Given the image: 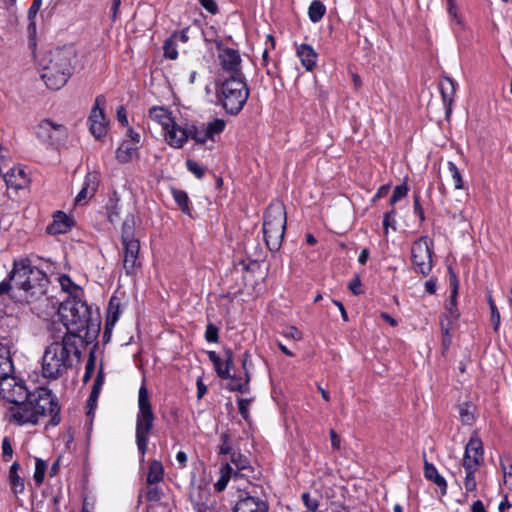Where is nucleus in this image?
I'll list each match as a JSON object with an SVG mask.
<instances>
[{
  "label": "nucleus",
  "instance_id": "nucleus-63",
  "mask_svg": "<svg viewBox=\"0 0 512 512\" xmlns=\"http://www.w3.org/2000/svg\"><path fill=\"white\" fill-rule=\"evenodd\" d=\"M501 467L504 477H512V459L508 457L501 459Z\"/></svg>",
  "mask_w": 512,
  "mask_h": 512
},
{
  "label": "nucleus",
  "instance_id": "nucleus-42",
  "mask_svg": "<svg viewBox=\"0 0 512 512\" xmlns=\"http://www.w3.org/2000/svg\"><path fill=\"white\" fill-rule=\"evenodd\" d=\"M448 170L451 173L453 182H454V188L455 189H462L463 188V179L461 176V173L455 163L449 161L448 162Z\"/></svg>",
  "mask_w": 512,
  "mask_h": 512
},
{
  "label": "nucleus",
  "instance_id": "nucleus-62",
  "mask_svg": "<svg viewBox=\"0 0 512 512\" xmlns=\"http://www.w3.org/2000/svg\"><path fill=\"white\" fill-rule=\"evenodd\" d=\"M170 38L178 43H186L189 40L187 30L177 31L170 35Z\"/></svg>",
  "mask_w": 512,
  "mask_h": 512
},
{
  "label": "nucleus",
  "instance_id": "nucleus-9",
  "mask_svg": "<svg viewBox=\"0 0 512 512\" xmlns=\"http://www.w3.org/2000/svg\"><path fill=\"white\" fill-rule=\"evenodd\" d=\"M36 137L47 148H57L68 137L67 128L50 119H43L36 126Z\"/></svg>",
  "mask_w": 512,
  "mask_h": 512
},
{
  "label": "nucleus",
  "instance_id": "nucleus-16",
  "mask_svg": "<svg viewBox=\"0 0 512 512\" xmlns=\"http://www.w3.org/2000/svg\"><path fill=\"white\" fill-rule=\"evenodd\" d=\"M139 250V242L123 245V268L127 275H135L141 266L138 260Z\"/></svg>",
  "mask_w": 512,
  "mask_h": 512
},
{
  "label": "nucleus",
  "instance_id": "nucleus-39",
  "mask_svg": "<svg viewBox=\"0 0 512 512\" xmlns=\"http://www.w3.org/2000/svg\"><path fill=\"white\" fill-rule=\"evenodd\" d=\"M103 383H104V373L101 369L98 371L97 376L94 380V384L92 386V390H91V393L89 396V401H96L98 399L101 388L103 386Z\"/></svg>",
  "mask_w": 512,
  "mask_h": 512
},
{
  "label": "nucleus",
  "instance_id": "nucleus-1",
  "mask_svg": "<svg viewBox=\"0 0 512 512\" xmlns=\"http://www.w3.org/2000/svg\"><path fill=\"white\" fill-rule=\"evenodd\" d=\"M0 395L11 404L6 417L9 422L22 426L35 425L41 417L50 416V424L60 423V407L57 398L46 387L30 391L24 381L7 377L0 381Z\"/></svg>",
  "mask_w": 512,
  "mask_h": 512
},
{
  "label": "nucleus",
  "instance_id": "nucleus-23",
  "mask_svg": "<svg viewBox=\"0 0 512 512\" xmlns=\"http://www.w3.org/2000/svg\"><path fill=\"white\" fill-rule=\"evenodd\" d=\"M297 56L307 71H312L317 65L318 54L308 44H301L297 47Z\"/></svg>",
  "mask_w": 512,
  "mask_h": 512
},
{
  "label": "nucleus",
  "instance_id": "nucleus-41",
  "mask_svg": "<svg viewBox=\"0 0 512 512\" xmlns=\"http://www.w3.org/2000/svg\"><path fill=\"white\" fill-rule=\"evenodd\" d=\"M231 380L230 384H229V389L231 391H238V392H241V393H244L247 391L248 389V384L249 382H247V377H245V381L243 382L241 378H238L236 376H232L230 374V378Z\"/></svg>",
  "mask_w": 512,
  "mask_h": 512
},
{
  "label": "nucleus",
  "instance_id": "nucleus-46",
  "mask_svg": "<svg viewBox=\"0 0 512 512\" xmlns=\"http://www.w3.org/2000/svg\"><path fill=\"white\" fill-rule=\"evenodd\" d=\"M111 204L106 207L107 218L111 223H115L119 220L120 209L118 207V200H110Z\"/></svg>",
  "mask_w": 512,
  "mask_h": 512
},
{
  "label": "nucleus",
  "instance_id": "nucleus-58",
  "mask_svg": "<svg viewBox=\"0 0 512 512\" xmlns=\"http://www.w3.org/2000/svg\"><path fill=\"white\" fill-rule=\"evenodd\" d=\"M251 400L250 399H244L240 398L238 399V409L241 416L247 420L248 419V408L250 405Z\"/></svg>",
  "mask_w": 512,
  "mask_h": 512
},
{
  "label": "nucleus",
  "instance_id": "nucleus-30",
  "mask_svg": "<svg viewBox=\"0 0 512 512\" xmlns=\"http://www.w3.org/2000/svg\"><path fill=\"white\" fill-rule=\"evenodd\" d=\"M164 475V469L163 465L159 461H153L151 462L148 474H147V484L148 485H154L158 482L162 481Z\"/></svg>",
  "mask_w": 512,
  "mask_h": 512
},
{
  "label": "nucleus",
  "instance_id": "nucleus-61",
  "mask_svg": "<svg viewBox=\"0 0 512 512\" xmlns=\"http://www.w3.org/2000/svg\"><path fill=\"white\" fill-rule=\"evenodd\" d=\"M349 290L354 294V295H360L362 293V290H361V279L359 277V275H355L353 280L349 283Z\"/></svg>",
  "mask_w": 512,
  "mask_h": 512
},
{
  "label": "nucleus",
  "instance_id": "nucleus-15",
  "mask_svg": "<svg viewBox=\"0 0 512 512\" xmlns=\"http://www.w3.org/2000/svg\"><path fill=\"white\" fill-rule=\"evenodd\" d=\"M450 285L452 288L449 302L445 306V313L441 316L440 321L455 325L460 314L457 309L458 280L455 274H451Z\"/></svg>",
  "mask_w": 512,
  "mask_h": 512
},
{
  "label": "nucleus",
  "instance_id": "nucleus-21",
  "mask_svg": "<svg viewBox=\"0 0 512 512\" xmlns=\"http://www.w3.org/2000/svg\"><path fill=\"white\" fill-rule=\"evenodd\" d=\"M98 185V175L96 173H88L84 178L81 190L75 198V202L77 204H81L82 202H85L87 199L93 197L95 192L97 191Z\"/></svg>",
  "mask_w": 512,
  "mask_h": 512
},
{
  "label": "nucleus",
  "instance_id": "nucleus-7",
  "mask_svg": "<svg viewBox=\"0 0 512 512\" xmlns=\"http://www.w3.org/2000/svg\"><path fill=\"white\" fill-rule=\"evenodd\" d=\"M155 415L149 399L146 385L143 383L138 391V413L136 416V443L143 455L146 452L149 435L153 429Z\"/></svg>",
  "mask_w": 512,
  "mask_h": 512
},
{
  "label": "nucleus",
  "instance_id": "nucleus-29",
  "mask_svg": "<svg viewBox=\"0 0 512 512\" xmlns=\"http://www.w3.org/2000/svg\"><path fill=\"white\" fill-rule=\"evenodd\" d=\"M187 139H193L197 144H204L210 139L205 124L202 126L191 125L186 128Z\"/></svg>",
  "mask_w": 512,
  "mask_h": 512
},
{
  "label": "nucleus",
  "instance_id": "nucleus-25",
  "mask_svg": "<svg viewBox=\"0 0 512 512\" xmlns=\"http://www.w3.org/2000/svg\"><path fill=\"white\" fill-rule=\"evenodd\" d=\"M121 239L123 245L139 242V240L135 238V217L133 214H128L123 221Z\"/></svg>",
  "mask_w": 512,
  "mask_h": 512
},
{
  "label": "nucleus",
  "instance_id": "nucleus-59",
  "mask_svg": "<svg viewBox=\"0 0 512 512\" xmlns=\"http://www.w3.org/2000/svg\"><path fill=\"white\" fill-rule=\"evenodd\" d=\"M413 209L414 213L419 217L420 221L423 222L425 220V214L420 204V196L418 194L414 195Z\"/></svg>",
  "mask_w": 512,
  "mask_h": 512
},
{
  "label": "nucleus",
  "instance_id": "nucleus-11",
  "mask_svg": "<svg viewBox=\"0 0 512 512\" xmlns=\"http://www.w3.org/2000/svg\"><path fill=\"white\" fill-rule=\"evenodd\" d=\"M32 266L30 265V261L28 259H20L15 260L13 263V268L8 274L7 278L0 282V296L8 293L11 288V282H14V285L25 292V288L27 287V275L30 274V270H32Z\"/></svg>",
  "mask_w": 512,
  "mask_h": 512
},
{
  "label": "nucleus",
  "instance_id": "nucleus-35",
  "mask_svg": "<svg viewBox=\"0 0 512 512\" xmlns=\"http://www.w3.org/2000/svg\"><path fill=\"white\" fill-rule=\"evenodd\" d=\"M205 126L209 134L210 140H213L215 135H219L224 131L226 123L223 119L216 118L205 124Z\"/></svg>",
  "mask_w": 512,
  "mask_h": 512
},
{
  "label": "nucleus",
  "instance_id": "nucleus-44",
  "mask_svg": "<svg viewBox=\"0 0 512 512\" xmlns=\"http://www.w3.org/2000/svg\"><path fill=\"white\" fill-rule=\"evenodd\" d=\"M186 167L188 171L195 175L198 179L203 178L205 175L206 168L194 160L188 159L186 161Z\"/></svg>",
  "mask_w": 512,
  "mask_h": 512
},
{
  "label": "nucleus",
  "instance_id": "nucleus-34",
  "mask_svg": "<svg viewBox=\"0 0 512 512\" xmlns=\"http://www.w3.org/2000/svg\"><path fill=\"white\" fill-rule=\"evenodd\" d=\"M58 281L62 290L69 294L68 297H78V294L81 292V290L77 285L73 283L68 275H61L58 278Z\"/></svg>",
  "mask_w": 512,
  "mask_h": 512
},
{
  "label": "nucleus",
  "instance_id": "nucleus-6",
  "mask_svg": "<svg viewBox=\"0 0 512 512\" xmlns=\"http://www.w3.org/2000/svg\"><path fill=\"white\" fill-rule=\"evenodd\" d=\"M286 230V211L280 202L268 206L263 223L266 245L271 252H277L282 245Z\"/></svg>",
  "mask_w": 512,
  "mask_h": 512
},
{
  "label": "nucleus",
  "instance_id": "nucleus-13",
  "mask_svg": "<svg viewBox=\"0 0 512 512\" xmlns=\"http://www.w3.org/2000/svg\"><path fill=\"white\" fill-rule=\"evenodd\" d=\"M104 104V96H97L88 118L90 132L96 139L104 137L108 130V121L106 120L103 108H101Z\"/></svg>",
  "mask_w": 512,
  "mask_h": 512
},
{
  "label": "nucleus",
  "instance_id": "nucleus-52",
  "mask_svg": "<svg viewBox=\"0 0 512 512\" xmlns=\"http://www.w3.org/2000/svg\"><path fill=\"white\" fill-rule=\"evenodd\" d=\"M407 192L408 188L405 184L396 186L390 198V205H394L396 202L404 198L407 195Z\"/></svg>",
  "mask_w": 512,
  "mask_h": 512
},
{
  "label": "nucleus",
  "instance_id": "nucleus-22",
  "mask_svg": "<svg viewBox=\"0 0 512 512\" xmlns=\"http://www.w3.org/2000/svg\"><path fill=\"white\" fill-rule=\"evenodd\" d=\"M4 180L8 188L15 190L27 187L30 181L25 170L20 167L10 169L4 175Z\"/></svg>",
  "mask_w": 512,
  "mask_h": 512
},
{
  "label": "nucleus",
  "instance_id": "nucleus-51",
  "mask_svg": "<svg viewBox=\"0 0 512 512\" xmlns=\"http://www.w3.org/2000/svg\"><path fill=\"white\" fill-rule=\"evenodd\" d=\"M231 471H232V467L229 464H226L222 468V475H221L220 479L218 480V482L215 484V487L218 491H222L223 489H225V487L228 483V479H229L228 474Z\"/></svg>",
  "mask_w": 512,
  "mask_h": 512
},
{
  "label": "nucleus",
  "instance_id": "nucleus-10",
  "mask_svg": "<svg viewBox=\"0 0 512 512\" xmlns=\"http://www.w3.org/2000/svg\"><path fill=\"white\" fill-rule=\"evenodd\" d=\"M433 242L427 236H422L411 247V261L416 272L421 273L423 276L430 274L433 261Z\"/></svg>",
  "mask_w": 512,
  "mask_h": 512
},
{
  "label": "nucleus",
  "instance_id": "nucleus-4",
  "mask_svg": "<svg viewBox=\"0 0 512 512\" xmlns=\"http://www.w3.org/2000/svg\"><path fill=\"white\" fill-rule=\"evenodd\" d=\"M76 58L73 46L58 47L49 52L41 61V79L47 88L59 90L68 82L73 73L72 62Z\"/></svg>",
  "mask_w": 512,
  "mask_h": 512
},
{
  "label": "nucleus",
  "instance_id": "nucleus-49",
  "mask_svg": "<svg viewBox=\"0 0 512 512\" xmlns=\"http://www.w3.org/2000/svg\"><path fill=\"white\" fill-rule=\"evenodd\" d=\"M459 416L463 424L470 425L474 420L472 412L469 410V405L464 403L459 406Z\"/></svg>",
  "mask_w": 512,
  "mask_h": 512
},
{
  "label": "nucleus",
  "instance_id": "nucleus-18",
  "mask_svg": "<svg viewBox=\"0 0 512 512\" xmlns=\"http://www.w3.org/2000/svg\"><path fill=\"white\" fill-rule=\"evenodd\" d=\"M439 89L441 92L446 117H449L452 112V105L456 94V83L452 78L444 76L439 83Z\"/></svg>",
  "mask_w": 512,
  "mask_h": 512
},
{
  "label": "nucleus",
  "instance_id": "nucleus-14",
  "mask_svg": "<svg viewBox=\"0 0 512 512\" xmlns=\"http://www.w3.org/2000/svg\"><path fill=\"white\" fill-rule=\"evenodd\" d=\"M27 287L25 288L26 300H37L47 293L49 286L48 276L40 269L33 267L27 276Z\"/></svg>",
  "mask_w": 512,
  "mask_h": 512
},
{
  "label": "nucleus",
  "instance_id": "nucleus-64",
  "mask_svg": "<svg viewBox=\"0 0 512 512\" xmlns=\"http://www.w3.org/2000/svg\"><path fill=\"white\" fill-rule=\"evenodd\" d=\"M94 371V359L90 358L86 363L85 373L83 376V381L86 383L90 380L92 373Z\"/></svg>",
  "mask_w": 512,
  "mask_h": 512
},
{
  "label": "nucleus",
  "instance_id": "nucleus-55",
  "mask_svg": "<svg viewBox=\"0 0 512 512\" xmlns=\"http://www.w3.org/2000/svg\"><path fill=\"white\" fill-rule=\"evenodd\" d=\"M2 454L5 461H9L13 456V448L8 437L2 440Z\"/></svg>",
  "mask_w": 512,
  "mask_h": 512
},
{
  "label": "nucleus",
  "instance_id": "nucleus-8",
  "mask_svg": "<svg viewBox=\"0 0 512 512\" xmlns=\"http://www.w3.org/2000/svg\"><path fill=\"white\" fill-rule=\"evenodd\" d=\"M484 463V450L481 439L473 435L465 446L462 466L465 471L464 487L466 492H474L477 488L475 473Z\"/></svg>",
  "mask_w": 512,
  "mask_h": 512
},
{
  "label": "nucleus",
  "instance_id": "nucleus-37",
  "mask_svg": "<svg viewBox=\"0 0 512 512\" xmlns=\"http://www.w3.org/2000/svg\"><path fill=\"white\" fill-rule=\"evenodd\" d=\"M172 194H173V197H174V200L176 201V203L179 205V207L181 208V210L186 213V214H189L190 213V209H189V198H188V195L185 191H182V190H176L174 189L172 191Z\"/></svg>",
  "mask_w": 512,
  "mask_h": 512
},
{
  "label": "nucleus",
  "instance_id": "nucleus-38",
  "mask_svg": "<svg viewBox=\"0 0 512 512\" xmlns=\"http://www.w3.org/2000/svg\"><path fill=\"white\" fill-rule=\"evenodd\" d=\"M46 469H47V464L44 460L40 459V458H36L35 460V471H34V481L36 483L37 486H40L43 481H44V477H45V473H46Z\"/></svg>",
  "mask_w": 512,
  "mask_h": 512
},
{
  "label": "nucleus",
  "instance_id": "nucleus-36",
  "mask_svg": "<svg viewBox=\"0 0 512 512\" xmlns=\"http://www.w3.org/2000/svg\"><path fill=\"white\" fill-rule=\"evenodd\" d=\"M8 482L12 492L17 495L21 494L25 490L24 479L19 476L18 473L8 474Z\"/></svg>",
  "mask_w": 512,
  "mask_h": 512
},
{
  "label": "nucleus",
  "instance_id": "nucleus-3",
  "mask_svg": "<svg viewBox=\"0 0 512 512\" xmlns=\"http://www.w3.org/2000/svg\"><path fill=\"white\" fill-rule=\"evenodd\" d=\"M80 357V351L73 336H63L60 341H53L44 350L41 373L45 379L57 380L73 366L74 359Z\"/></svg>",
  "mask_w": 512,
  "mask_h": 512
},
{
  "label": "nucleus",
  "instance_id": "nucleus-20",
  "mask_svg": "<svg viewBox=\"0 0 512 512\" xmlns=\"http://www.w3.org/2000/svg\"><path fill=\"white\" fill-rule=\"evenodd\" d=\"M163 131L165 140L171 147L181 148L188 140L186 128L180 127L175 121Z\"/></svg>",
  "mask_w": 512,
  "mask_h": 512
},
{
  "label": "nucleus",
  "instance_id": "nucleus-26",
  "mask_svg": "<svg viewBox=\"0 0 512 512\" xmlns=\"http://www.w3.org/2000/svg\"><path fill=\"white\" fill-rule=\"evenodd\" d=\"M149 117L153 121L160 124L163 130L171 126V124L174 122L171 116V112H169L168 109L164 107L154 106L150 108Z\"/></svg>",
  "mask_w": 512,
  "mask_h": 512
},
{
  "label": "nucleus",
  "instance_id": "nucleus-19",
  "mask_svg": "<svg viewBox=\"0 0 512 512\" xmlns=\"http://www.w3.org/2000/svg\"><path fill=\"white\" fill-rule=\"evenodd\" d=\"M74 222L66 213L57 211L53 216V222L46 227L50 235L64 234L71 230Z\"/></svg>",
  "mask_w": 512,
  "mask_h": 512
},
{
  "label": "nucleus",
  "instance_id": "nucleus-33",
  "mask_svg": "<svg viewBox=\"0 0 512 512\" xmlns=\"http://www.w3.org/2000/svg\"><path fill=\"white\" fill-rule=\"evenodd\" d=\"M207 355L209 360L213 363L217 376L222 379L230 378V374H228L227 369H224L223 361L219 355L215 351H208Z\"/></svg>",
  "mask_w": 512,
  "mask_h": 512
},
{
  "label": "nucleus",
  "instance_id": "nucleus-50",
  "mask_svg": "<svg viewBox=\"0 0 512 512\" xmlns=\"http://www.w3.org/2000/svg\"><path fill=\"white\" fill-rule=\"evenodd\" d=\"M221 444L219 446V454H231L232 453V445L231 438L228 433H223L220 436Z\"/></svg>",
  "mask_w": 512,
  "mask_h": 512
},
{
  "label": "nucleus",
  "instance_id": "nucleus-17",
  "mask_svg": "<svg viewBox=\"0 0 512 512\" xmlns=\"http://www.w3.org/2000/svg\"><path fill=\"white\" fill-rule=\"evenodd\" d=\"M233 512H269V505L259 497L246 495L236 501Z\"/></svg>",
  "mask_w": 512,
  "mask_h": 512
},
{
  "label": "nucleus",
  "instance_id": "nucleus-45",
  "mask_svg": "<svg viewBox=\"0 0 512 512\" xmlns=\"http://www.w3.org/2000/svg\"><path fill=\"white\" fill-rule=\"evenodd\" d=\"M231 462L239 471H243L249 468L248 458L240 453H232Z\"/></svg>",
  "mask_w": 512,
  "mask_h": 512
},
{
  "label": "nucleus",
  "instance_id": "nucleus-12",
  "mask_svg": "<svg viewBox=\"0 0 512 512\" xmlns=\"http://www.w3.org/2000/svg\"><path fill=\"white\" fill-rule=\"evenodd\" d=\"M218 51V60L223 71L230 73L231 76L243 77L241 71V56L238 50L224 47L221 42L216 43Z\"/></svg>",
  "mask_w": 512,
  "mask_h": 512
},
{
  "label": "nucleus",
  "instance_id": "nucleus-48",
  "mask_svg": "<svg viewBox=\"0 0 512 512\" xmlns=\"http://www.w3.org/2000/svg\"><path fill=\"white\" fill-rule=\"evenodd\" d=\"M205 339L210 343H217L219 340V329L213 323H208L205 330Z\"/></svg>",
  "mask_w": 512,
  "mask_h": 512
},
{
  "label": "nucleus",
  "instance_id": "nucleus-47",
  "mask_svg": "<svg viewBox=\"0 0 512 512\" xmlns=\"http://www.w3.org/2000/svg\"><path fill=\"white\" fill-rule=\"evenodd\" d=\"M441 332L443 335L442 345L445 349H448L451 344V334L450 331L453 329L454 325H450L449 323H445L444 320L440 321Z\"/></svg>",
  "mask_w": 512,
  "mask_h": 512
},
{
  "label": "nucleus",
  "instance_id": "nucleus-40",
  "mask_svg": "<svg viewBox=\"0 0 512 512\" xmlns=\"http://www.w3.org/2000/svg\"><path fill=\"white\" fill-rule=\"evenodd\" d=\"M177 43L174 42L170 37L164 42L163 50L164 56L167 59L175 60L178 57Z\"/></svg>",
  "mask_w": 512,
  "mask_h": 512
},
{
  "label": "nucleus",
  "instance_id": "nucleus-32",
  "mask_svg": "<svg viewBox=\"0 0 512 512\" xmlns=\"http://www.w3.org/2000/svg\"><path fill=\"white\" fill-rule=\"evenodd\" d=\"M325 12L326 8L324 4L319 0L312 1L308 8V16L313 23L319 22L323 18Z\"/></svg>",
  "mask_w": 512,
  "mask_h": 512
},
{
  "label": "nucleus",
  "instance_id": "nucleus-57",
  "mask_svg": "<svg viewBox=\"0 0 512 512\" xmlns=\"http://www.w3.org/2000/svg\"><path fill=\"white\" fill-rule=\"evenodd\" d=\"M224 356H225L224 369H227L228 374H230V371L232 369H234V359H233L232 350L229 348H225Z\"/></svg>",
  "mask_w": 512,
  "mask_h": 512
},
{
  "label": "nucleus",
  "instance_id": "nucleus-60",
  "mask_svg": "<svg viewBox=\"0 0 512 512\" xmlns=\"http://www.w3.org/2000/svg\"><path fill=\"white\" fill-rule=\"evenodd\" d=\"M201 6L210 14H216L218 12V5L214 0H198Z\"/></svg>",
  "mask_w": 512,
  "mask_h": 512
},
{
  "label": "nucleus",
  "instance_id": "nucleus-53",
  "mask_svg": "<svg viewBox=\"0 0 512 512\" xmlns=\"http://www.w3.org/2000/svg\"><path fill=\"white\" fill-rule=\"evenodd\" d=\"M301 498L309 512H315L318 509L319 501L312 498L308 492L303 493Z\"/></svg>",
  "mask_w": 512,
  "mask_h": 512
},
{
  "label": "nucleus",
  "instance_id": "nucleus-43",
  "mask_svg": "<svg viewBox=\"0 0 512 512\" xmlns=\"http://www.w3.org/2000/svg\"><path fill=\"white\" fill-rule=\"evenodd\" d=\"M488 303L491 310V322L493 324V329L495 332H497L500 326V313L497 309L494 300L490 295L488 296Z\"/></svg>",
  "mask_w": 512,
  "mask_h": 512
},
{
  "label": "nucleus",
  "instance_id": "nucleus-27",
  "mask_svg": "<svg viewBox=\"0 0 512 512\" xmlns=\"http://www.w3.org/2000/svg\"><path fill=\"white\" fill-rule=\"evenodd\" d=\"M424 476L426 479L435 483L443 493H446V480L438 473L436 467L426 460L424 462Z\"/></svg>",
  "mask_w": 512,
  "mask_h": 512
},
{
  "label": "nucleus",
  "instance_id": "nucleus-24",
  "mask_svg": "<svg viewBox=\"0 0 512 512\" xmlns=\"http://www.w3.org/2000/svg\"><path fill=\"white\" fill-rule=\"evenodd\" d=\"M121 311H120V301L117 297H111L107 307V315H106V323H105V332L106 335L108 332H111L116 322L119 320Z\"/></svg>",
  "mask_w": 512,
  "mask_h": 512
},
{
  "label": "nucleus",
  "instance_id": "nucleus-31",
  "mask_svg": "<svg viewBox=\"0 0 512 512\" xmlns=\"http://www.w3.org/2000/svg\"><path fill=\"white\" fill-rule=\"evenodd\" d=\"M137 148L129 142H123L116 150V159L120 163H128L136 153Z\"/></svg>",
  "mask_w": 512,
  "mask_h": 512
},
{
  "label": "nucleus",
  "instance_id": "nucleus-5",
  "mask_svg": "<svg viewBox=\"0 0 512 512\" xmlns=\"http://www.w3.org/2000/svg\"><path fill=\"white\" fill-rule=\"evenodd\" d=\"M249 89L244 77L231 76L217 88V98L223 109L231 115H237L246 104Z\"/></svg>",
  "mask_w": 512,
  "mask_h": 512
},
{
  "label": "nucleus",
  "instance_id": "nucleus-28",
  "mask_svg": "<svg viewBox=\"0 0 512 512\" xmlns=\"http://www.w3.org/2000/svg\"><path fill=\"white\" fill-rule=\"evenodd\" d=\"M13 372V363L9 350L0 345V381L11 376Z\"/></svg>",
  "mask_w": 512,
  "mask_h": 512
},
{
  "label": "nucleus",
  "instance_id": "nucleus-2",
  "mask_svg": "<svg viewBox=\"0 0 512 512\" xmlns=\"http://www.w3.org/2000/svg\"><path fill=\"white\" fill-rule=\"evenodd\" d=\"M61 322L67 329L64 336L90 339L95 337L100 329V315L81 298L73 296L63 300L58 308Z\"/></svg>",
  "mask_w": 512,
  "mask_h": 512
},
{
  "label": "nucleus",
  "instance_id": "nucleus-54",
  "mask_svg": "<svg viewBox=\"0 0 512 512\" xmlns=\"http://www.w3.org/2000/svg\"><path fill=\"white\" fill-rule=\"evenodd\" d=\"M162 497V491L157 486L149 485L146 491V498L148 501L157 502Z\"/></svg>",
  "mask_w": 512,
  "mask_h": 512
},
{
  "label": "nucleus",
  "instance_id": "nucleus-56",
  "mask_svg": "<svg viewBox=\"0 0 512 512\" xmlns=\"http://www.w3.org/2000/svg\"><path fill=\"white\" fill-rule=\"evenodd\" d=\"M283 335L294 340L302 339V332L294 326H289L283 331Z\"/></svg>",
  "mask_w": 512,
  "mask_h": 512
}]
</instances>
